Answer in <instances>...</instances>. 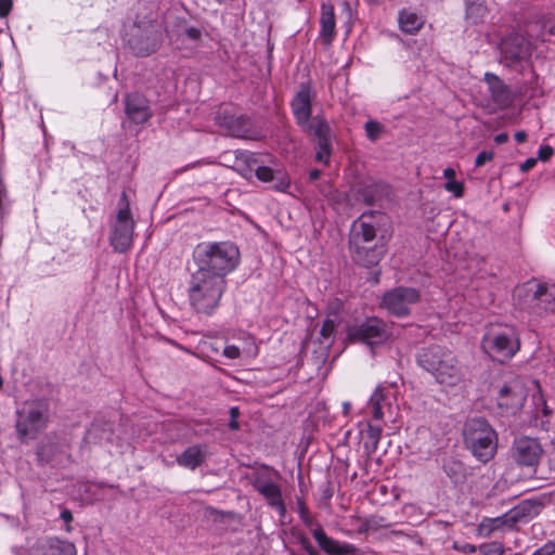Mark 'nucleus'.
I'll use <instances>...</instances> for the list:
<instances>
[{"mask_svg": "<svg viewBox=\"0 0 555 555\" xmlns=\"http://www.w3.org/2000/svg\"><path fill=\"white\" fill-rule=\"evenodd\" d=\"M417 363L439 384L455 386L464 379L457 358L447 347L431 345L423 348L417 354Z\"/></svg>", "mask_w": 555, "mask_h": 555, "instance_id": "f257e3e1", "label": "nucleus"}, {"mask_svg": "<svg viewBox=\"0 0 555 555\" xmlns=\"http://www.w3.org/2000/svg\"><path fill=\"white\" fill-rule=\"evenodd\" d=\"M238 249L230 243H199L193 250L196 271L219 274L222 279L237 264Z\"/></svg>", "mask_w": 555, "mask_h": 555, "instance_id": "f03ea898", "label": "nucleus"}, {"mask_svg": "<svg viewBox=\"0 0 555 555\" xmlns=\"http://www.w3.org/2000/svg\"><path fill=\"white\" fill-rule=\"evenodd\" d=\"M225 286V279L219 274L195 271L191 275L189 287L191 307L198 313L211 314L218 307Z\"/></svg>", "mask_w": 555, "mask_h": 555, "instance_id": "7ed1b4c3", "label": "nucleus"}, {"mask_svg": "<svg viewBox=\"0 0 555 555\" xmlns=\"http://www.w3.org/2000/svg\"><path fill=\"white\" fill-rule=\"evenodd\" d=\"M463 440L466 449L481 463L489 462L496 453V431L483 417H473L465 422Z\"/></svg>", "mask_w": 555, "mask_h": 555, "instance_id": "20e7f679", "label": "nucleus"}, {"mask_svg": "<svg viewBox=\"0 0 555 555\" xmlns=\"http://www.w3.org/2000/svg\"><path fill=\"white\" fill-rule=\"evenodd\" d=\"M515 297L521 309L540 315L546 312H555V284L539 283L535 280L528 281L516 287Z\"/></svg>", "mask_w": 555, "mask_h": 555, "instance_id": "39448f33", "label": "nucleus"}, {"mask_svg": "<svg viewBox=\"0 0 555 555\" xmlns=\"http://www.w3.org/2000/svg\"><path fill=\"white\" fill-rule=\"evenodd\" d=\"M134 220L130 210V202L126 191H122L118 211L115 221L112 224L109 242L113 248L118 253H126L132 245Z\"/></svg>", "mask_w": 555, "mask_h": 555, "instance_id": "423d86ee", "label": "nucleus"}, {"mask_svg": "<svg viewBox=\"0 0 555 555\" xmlns=\"http://www.w3.org/2000/svg\"><path fill=\"white\" fill-rule=\"evenodd\" d=\"M127 42L137 56H149L160 48L163 31L156 24L133 25L130 28Z\"/></svg>", "mask_w": 555, "mask_h": 555, "instance_id": "0eeeda50", "label": "nucleus"}, {"mask_svg": "<svg viewBox=\"0 0 555 555\" xmlns=\"http://www.w3.org/2000/svg\"><path fill=\"white\" fill-rule=\"evenodd\" d=\"M216 125L228 135L245 140H259L260 133L251 119L245 114H235L228 108H220L215 116Z\"/></svg>", "mask_w": 555, "mask_h": 555, "instance_id": "6e6552de", "label": "nucleus"}, {"mask_svg": "<svg viewBox=\"0 0 555 555\" xmlns=\"http://www.w3.org/2000/svg\"><path fill=\"white\" fill-rule=\"evenodd\" d=\"M386 219V215L379 210L363 212L352 222L349 234V247L374 243L377 231L385 223Z\"/></svg>", "mask_w": 555, "mask_h": 555, "instance_id": "1a4fd4ad", "label": "nucleus"}, {"mask_svg": "<svg viewBox=\"0 0 555 555\" xmlns=\"http://www.w3.org/2000/svg\"><path fill=\"white\" fill-rule=\"evenodd\" d=\"M48 422L47 406L40 402H33L28 404L22 412L18 413L16 422V431L21 440L26 438H36L37 434L41 431Z\"/></svg>", "mask_w": 555, "mask_h": 555, "instance_id": "9d476101", "label": "nucleus"}, {"mask_svg": "<svg viewBox=\"0 0 555 555\" xmlns=\"http://www.w3.org/2000/svg\"><path fill=\"white\" fill-rule=\"evenodd\" d=\"M389 337L387 325L378 318H367L359 324L347 327V338L351 343H364L373 346L383 344Z\"/></svg>", "mask_w": 555, "mask_h": 555, "instance_id": "9b49d317", "label": "nucleus"}, {"mask_svg": "<svg viewBox=\"0 0 555 555\" xmlns=\"http://www.w3.org/2000/svg\"><path fill=\"white\" fill-rule=\"evenodd\" d=\"M482 347L493 359L503 363L515 356L520 343L515 331L509 328L503 333L485 336Z\"/></svg>", "mask_w": 555, "mask_h": 555, "instance_id": "f8f14e48", "label": "nucleus"}, {"mask_svg": "<svg viewBox=\"0 0 555 555\" xmlns=\"http://www.w3.org/2000/svg\"><path fill=\"white\" fill-rule=\"evenodd\" d=\"M500 62L506 67H516L531 56L530 42L519 34H512L502 39L500 46Z\"/></svg>", "mask_w": 555, "mask_h": 555, "instance_id": "ddd939ff", "label": "nucleus"}, {"mask_svg": "<svg viewBox=\"0 0 555 555\" xmlns=\"http://www.w3.org/2000/svg\"><path fill=\"white\" fill-rule=\"evenodd\" d=\"M420 298L416 288L399 286L384 294L382 306L392 315L401 318L410 314V306L416 304Z\"/></svg>", "mask_w": 555, "mask_h": 555, "instance_id": "4468645a", "label": "nucleus"}, {"mask_svg": "<svg viewBox=\"0 0 555 555\" xmlns=\"http://www.w3.org/2000/svg\"><path fill=\"white\" fill-rule=\"evenodd\" d=\"M304 131L317 139L318 150L315 159L318 162L327 163L332 153L331 128L326 120L317 115L309 119L307 124L299 125Z\"/></svg>", "mask_w": 555, "mask_h": 555, "instance_id": "2eb2a0df", "label": "nucleus"}, {"mask_svg": "<svg viewBox=\"0 0 555 555\" xmlns=\"http://www.w3.org/2000/svg\"><path fill=\"white\" fill-rule=\"evenodd\" d=\"M543 449L535 438L527 436L516 438L511 449L512 459L520 466L533 467L541 460Z\"/></svg>", "mask_w": 555, "mask_h": 555, "instance_id": "dca6fc26", "label": "nucleus"}, {"mask_svg": "<svg viewBox=\"0 0 555 555\" xmlns=\"http://www.w3.org/2000/svg\"><path fill=\"white\" fill-rule=\"evenodd\" d=\"M542 504L531 500H524L501 517L493 520L495 528L506 526L515 527L519 522H528L540 514Z\"/></svg>", "mask_w": 555, "mask_h": 555, "instance_id": "f3484780", "label": "nucleus"}, {"mask_svg": "<svg viewBox=\"0 0 555 555\" xmlns=\"http://www.w3.org/2000/svg\"><path fill=\"white\" fill-rule=\"evenodd\" d=\"M38 463L60 465L65 461L72 463L73 459L69 453V444L57 439L47 438L41 441L37 448Z\"/></svg>", "mask_w": 555, "mask_h": 555, "instance_id": "a211bd4d", "label": "nucleus"}, {"mask_svg": "<svg viewBox=\"0 0 555 555\" xmlns=\"http://www.w3.org/2000/svg\"><path fill=\"white\" fill-rule=\"evenodd\" d=\"M125 115L130 124L147 122L153 116L150 100L140 92L128 93L125 96Z\"/></svg>", "mask_w": 555, "mask_h": 555, "instance_id": "6ab92c4d", "label": "nucleus"}, {"mask_svg": "<svg viewBox=\"0 0 555 555\" xmlns=\"http://www.w3.org/2000/svg\"><path fill=\"white\" fill-rule=\"evenodd\" d=\"M315 99V92L310 82H302L294 95L291 107L299 125L307 124L312 118V102Z\"/></svg>", "mask_w": 555, "mask_h": 555, "instance_id": "aec40b11", "label": "nucleus"}, {"mask_svg": "<svg viewBox=\"0 0 555 555\" xmlns=\"http://www.w3.org/2000/svg\"><path fill=\"white\" fill-rule=\"evenodd\" d=\"M356 193L358 199L362 201L365 205L373 206L380 204L384 199H388L391 188L384 181L367 179L357 184Z\"/></svg>", "mask_w": 555, "mask_h": 555, "instance_id": "412c9836", "label": "nucleus"}, {"mask_svg": "<svg viewBox=\"0 0 555 555\" xmlns=\"http://www.w3.org/2000/svg\"><path fill=\"white\" fill-rule=\"evenodd\" d=\"M251 486L266 499L267 503L275 508L281 517L286 515V506L282 498V491L278 483L270 478L256 474Z\"/></svg>", "mask_w": 555, "mask_h": 555, "instance_id": "4be33fe9", "label": "nucleus"}, {"mask_svg": "<svg viewBox=\"0 0 555 555\" xmlns=\"http://www.w3.org/2000/svg\"><path fill=\"white\" fill-rule=\"evenodd\" d=\"M221 164L237 171L245 178H250L257 164L255 154L246 151H225L220 155Z\"/></svg>", "mask_w": 555, "mask_h": 555, "instance_id": "5701e85b", "label": "nucleus"}, {"mask_svg": "<svg viewBox=\"0 0 555 555\" xmlns=\"http://www.w3.org/2000/svg\"><path fill=\"white\" fill-rule=\"evenodd\" d=\"M485 81L488 85L490 99L498 108L505 109L513 104L515 94L499 76L486 73Z\"/></svg>", "mask_w": 555, "mask_h": 555, "instance_id": "b1692460", "label": "nucleus"}, {"mask_svg": "<svg viewBox=\"0 0 555 555\" xmlns=\"http://www.w3.org/2000/svg\"><path fill=\"white\" fill-rule=\"evenodd\" d=\"M526 400L522 386L517 383L505 384L499 390L498 405L507 413H516Z\"/></svg>", "mask_w": 555, "mask_h": 555, "instance_id": "393cba45", "label": "nucleus"}, {"mask_svg": "<svg viewBox=\"0 0 555 555\" xmlns=\"http://www.w3.org/2000/svg\"><path fill=\"white\" fill-rule=\"evenodd\" d=\"M312 534L321 550L328 555H357L359 552L353 544L340 543L330 538L319 525L312 530Z\"/></svg>", "mask_w": 555, "mask_h": 555, "instance_id": "a878e982", "label": "nucleus"}, {"mask_svg": "<svg viewBox=\"0 0 555 555\" xmlns=\"http://www.w3.org/2000/svg\"><path fill=\"white\" fill-rule=\"evenodd\" d=\"M352 260L365 268L376 266L384 255L383 246L375 243L359 244L358 247H349Z\"/></svg>", "mask_w": 555, "mask_h": 555, "instance_id": "bb28decb", "label": "nucleus"}, {"mask_svg": "<svg viewBox=\"0 0 555 555\" xmlns=\"http://www.w3.org/2000/svg\"><path fill=\"white\" fill-rule=\"evenodd\" d=\"M321 30L320 37L326 46L331 44L335 35V13L334 7L330 3H323L321 8Z\"/></svg>", "mask_w": 555, "mask_h": 555, "instance_id": "cd10ccee", "label": "nucleus"}, {"mask_svg": "<svg viewBox=\"0 0 555 555\" xmlns=\"http://www.w3.org/2000/svg\"><path fill=\"white\" fill-rule=\"evenodd\" d=\"M113 427L106 422H94L85 436V441L89 444H102L111 442L113 438Z\"/></svg>", "mask_w": 555, "mask_h": 555, "instance_id": "c85d7f7f", "label": "nucleus"}, {"mask_svg": "<svg viewBox=\"0 0 555 555\" xmlns=\"http://www.w3.org/2000/svg\"><path fill=\"white\" fill-rule=\"evenodd\" d=\"M205 455L202 448L197 444L186 448L180 455L177 456V463L180 466L195 469L203 464Z\"/></svg>", "mask_w": 555, "mask_h": 555, "instance_id": "c756f323", "label": "nucleus"}, {"mask_svg": "<svg viewBox=\"0 0 555 555\" xmlns=\"http://www.w3.org/2000/svg\"><path fill=\"white\" fill-rule=\"evenodd\" d=\"M424 21L416 13L403 9L399 13V27L409 35L416 34L423 27Z\"/></svg>", "mask_w": 555, "mask_h": 555, "instance_id": "7c9ffc66", "label": "nucleus"}, {"mask_svg": "<svg viewBox=\"0 0 555 555\" xmlns=\"http://www.w3.org/2000/svg\"><path fill=\"white\" fill-rule=\"evenodd\" d=\"M465 16L473 24L480 23L488 13L486 0H465Z\"/></svg>", "mask_w": 555, "mask_h": 555, "instance_id": "2f4dec72", "label": "nucleus"}, {"mask_svg": "<svg viewBox=\"0 0 555 555\" xmlns=\"http://www.w3.org/2000/svg\"><path fill=\"white\" fill-rule=\"evenodd\" d=\"M382 431L383 429L380 426L373 425L370 422L366 424V429L364 431L365 440L363 443V448L367 455H372L373 453L376 452L378 443L380 441Z\"/></svg>", "mask_w": 555, "mask_h": 555, "instance_id": "473e14b6", "label": "nucleus"}, {"mask_svg": "<svg viewBox=\"0 0 555 555\" xmlns=\"http://www.w3.org/2000/svg\"><path fill=\"white\" fill-rule=\"evenodd\" d=\"M49 555H76V547L68 541L51 539L49 541Z\"/></svg>", "mask_w": 555, "mask_h": 555, "instance_id": "72a5a7b5", "label": "nucleus"}, {"mask_svg": "<svg viewBox=\"0 0 555 555\" xmlns=\"http://www.w3.org/2000/svg\"><path fill=\"white\" fill-rule=\"evenodd\" d=\"M385 400V396L380 389H376L370 398L369 404L372 408L373 418L378 421L383 418L382 402Z\"/></svg>", "mask_w": 555, "mask_h": 555, "instance_id": "f704fd0d", "label": "nucleus"}, {"mask_svg": "<svg viewBox=\"0 0 555 555\" xmlns=\"http://www.w3.org/2000/svg\"><path fill=\"white\" fill-rule=\"evenodd\" d=\"M364 129H365L366 137L371 141H376L380 137V134L384 130V127L380 122H378L376 120H369L365 122Z\"/></svg>", "mask_w": 555, "mask_h": 555, "instance_id": "c9c22d12", "label": "nucleus"}, {"mask_svg": "<svg viewBox=\"0 0 555 555\" xmlns=\"http://www.w3.org/2000/svg\"><path fill=\"white\" fill-rule=\"evenodd\" d=\"M296 503L298 506V513H299L300 519L307 527L312 528V526L314 525V519L310 515V512H309L308 507L306 506L305 500L302 498H297Z\"/></svg>", "mask_w": 555, "mask_h": 555, "instance_id": "e433bc0d", "label": "nucleus"}, {"mask_svg": "<svg viewBox=\"0 0 555 555\" xmlns=\"http://www.w3.org/2000/svg\"><path fill=\"white\" fill-rule=\"evenodd\" d=\"M336 321L333 319L327 318L324 320L320 330V335L323 338V340H321L322 344L325 343V340H328L334 335L336 331Z\"/></svg>", "mask_w": 555, "mask_h": 555, "instance_id": "4c0bfd02", "label": "nucleus"}, {"mask_svg": "<svg viewBox=\"0 0 555 555\" xmlns=\"http://www.w3.org/2000/svg\"><path fill=\"white\" fill-rule=\"evenodd\" d=\"M254 171L256 177L262 182H271L275 179L274 171L270 167L258 166Z\"/></svg>", "mask_w": 555, "mask_h": 555, "instance_id": "58836bf2", "label": "nucleus"}, {"mask_svg": "<svg viewBox=\"0 0 555 555\" xmlns=\"http://www.w3.org/2000/svg\"><path fill=\"white\" fill-rule=\"evenodd\" d=\"M273 189L279 192H285L287 188L291 185L289 179L285 175H279L274 179Z\"/></svg>", "mask_w": 555, "mask_h": 555, "instance_id": "ea45409f", "label": "nucleus"}, {"mask_svg": "<svg viewBox=\"0 0 555 555\" xmlns=\"http://www.w3.org/2000/svg\"><path fill=\"white\" fill-rule=\"evenodd\" d=\"M446 190L452 192L456 197H461L464 193V185L461 182L451 180L446 183Z\"/></svg>", "mask_w": 555, "mask_h": 555, "instance_id": "a19ab883", "label": "nucleus"}, {"mask_svg": "<svg viewBox=\"0 0 555 555\" xmlns=\"http://www.w3.org/2000/svg\"><path fill=\"white\" fill-rule=\"evenodd\" d=\"M493 156L494 153L492 151H482L477 155L475 159V165L477 167L483 166L486 163L492 160Z\"/></svg>", "mask_w": 555, "mask_h": 555, "instance_id": "79ce46f5", "label": "nucleus"}, {"mask_svg": "<svg viewBox=\"0 0 555 555\" xmlns=\"http://www.w3.org/2000/svg\"><path fill=\"white\" fill-rule=\"evenodd\" d=\"M555 554V541H548L540 548L535 550L532 555H553Z\"/></svg>", "mask_w": 555, "mask_h": 555, "instance_id": "37998d69", "label": "nucleus"}, {"mask_svg": "<svg viewBox=\"0 0 555 555\" xmlns=\"http://www.w3.org/2000/svg\"><path fill=\"white\" fill-rule=\"evenodd\" d=\"M554 154V150L550 145H542L538 152V158L542 162H547Z\"/></svg>", "mask_w": 555, "mask_h": 555, "instance_id": "c03bdc74", "label": "nucleus"}, {"mask_svg": "<svg viewBox=\"0 0 555 555\" xmlns=\"http://www.w3.org/2000/svg\"><path fill=\"white\" fill-rule=\"evenodd\" d=\"M184 34L192 41H198L202 39V30L197 27H188L185 28Z\"/></svg>", "mask_w": 555, "mask_h": 555, "instance_id": "a18cd8bd", "label": "nucleus"}, {"mask_svg": "<svg viewBox=\"0 0 555 555\" xmlns=\"http://www.w3.org/2000/svg\"><path fill=\"white\" fill-rule=\"evenodd\" d=\"M13 8V0H0V17H7Z\"/></svg>", "mask_w": 555, "mask_h": 555, "instance_id": "49530a36", "label": "nucleus"}, {"mask_svg": "<svg viewBox=\"0 0 555 555\" xmlns=\"http://www.w3.org/2000/svg\"><path fill=\"white\" fill-rule=\"evenodd\" d=\"M238 414H240L238 408H236V406L231 408V410H230L231 421L229 423V427L232 430H237L240 428V425L237 422Z\"/></svg>", "mask_w": 555, "mask_h": 555, "instance_id": "de8ad7c7", "label": "nucleus"}, {"mask_svg": "<svg viewBox=\"0 0 555 555\" xmlns=\"http://www.w3.org/2000/svg\"><path fill=\"white\" fill-rule=\"evenodd\" d=\"M223 354L229 359H236L240 357L241 351L238 347L231 345L224 348Z\"/></svg>", "mask_w": 555, "mask_h": 555, "instance_id": "09e8293b", "label": "nucleus"}, {"mask_svg": "<svg viewBox=\"0 0 555 555\" xmlns=\"http://www.w3.org/2000/svg\"><path fill=\"white\" fill-rule=\"evenodd\" d=\"M384 521V518L382 517H371L366 519L367 528L371 529H378L379 527H387V525L382 524Z\"/></svg>", "mask_w": 555, "mask_h": 555, "instance_id": "8fccbe9b", "label": "nucleus"}, {"mask_svg": "<svg viewBox=\"0 0 555 555\" xmlns=\"http://www.w3.org/2000/svg\"><path fill=\"white\" fill-rule=\"evenodd\" d=\"M537 164V158L530 157L520 165V171L527 172L532 169Z\"/></svg>", "mask_w": 555, "mask_h": 555, "instance_id": "3c124183", "label": "nucleus"}, {"mask_svg": "<svg viewBox=\"0 0 555 555\" xmlns=\"http://www.w3.org/2000/svg\"><path fill=\"white\" fill-rule=\"evenodd\" d=\"M61 518L67 524V527H66V530L67 531H70L72 528L69 526V524L72 522L73 520V514L72 512L68 509V508H64L62 512H61Z\"/></svg>", "mask_w": 555, "mask_h": 555, "instance_id": "603ef678", "label": "nucleus"}, {"mask_svg": "<svg viewBox=\"0 0 555 555\" xmlns=\"http://www.w3.org/2000/svg\"><path fill=\"white\" fill-rule=\"evenodd\" d=\"M300 544L308 552L309 555H312L317 551L307 538H302L300 540Z\"/></svg>", "mask_w": 555, "mask_h": 555, "instance_id": "864d4df0", "label": "nucleus"}, {"mask_svg": "<svg viewBox=\"0 0 555 555\" xmlns=\"http://www.w3.org/2000/svg\"><path fill=\"white\" fill-rule=\"evenodd\" d=\"M454 546H455L456 550H460V551H462L464 553H475L476 552V546L473 545V544H469V543H465L462 546H459L455 543Z\"/></svg>", "mask_w": 555, "mask_h": 555, "instance_id": "5fc2aeb1", "label": "nucleus"}, {"mask_svg": "<svg viewBox=\"0 0 555 555\" xmlns=\"http://www.w3.org/2000/svg\"><path fill=\"white\" fill-rule=\"evenodd\" d=\"M507 140H508V134H507V133H505V132H503V133H499V134H496V135L494 137V142H495L496 144H503V143L507 142Z\"/></svg>", "mask_w": 555, "mask_h": 555, "instance_id": "6e6d98bb", "label": "nucleus"}, {"mask_svg": "<svg viewBox=\"0 0 555 555\" xmlns=\"http://www.w3.org/2000/svg\"><path fill=\"white\" fill-rule=\"evenodd\" d=\"M515 140L518 142V143H522L527 140V133L522 130L520 131H517L515 133Z\"/></svg>", "mask_w": 555, "mask_h": 555, "instance_id": "4d7b16f0", "label": "nucleus"}, {"mask_svg": "<svg viewBox=\"0 0 555 555\" xmlns=\"http://www.w3.org/2000/svg\"><path fill=\"white\" fill-rule=\"evenodd\" d=\"M544 28L548 31V34H555V21L548 20L544 23Z\"/></svg>", "mask_w": 555, "mask_h": 555, "instance_id": "13d9d810", "label": "nucleus"}, {"mask_svg": "<svg viewBox=\"0 0 555 555\" xmlns=\"http://www.w3.org/2000/svg\"><path fill=\"white\" fill-rule=\"evenodd\" d=\"M443 176L451 181L455 177V170L452 168H446L443 170Z\"/></svg>", "mask_w": 555, "mask_h": 555, "instance_id": "bf43d9fd", "label": "nucleus"}, {"mask_svg": "<svg viewBox=\"0 0 555 555\" xmlns=\"http://www.w3.org/2000/svg\"><path fill=\"white\" fill-rule=\"evenodd\" d=\"M321 176V171L319 169H312L310 172H309V179L310 181H315L320 178Z\"/></svg>", "mask_w": 555, "mask_h": 555, "instance_id": "052dcab7", "label": "nucleus"}, {"mask_svg": "<svg viewBox=\"0 0 555 555\" xmlns=\"http://www.w3.org/2000/svg\"><path fill=\"white\" fill-rule=\"evenodd\" d=\"M444 470H446V473H447L450 477H452V478H454V479H456V478H457V472H456V469L451 468V467H449L448 465H444Z\"/></svg>", "mask_w": 555, "mask_h": 555, "instance_id": "680f3d73", "label": "nucleus"}, {"mask_svg": "<svg viewBox=\"0 0 555 555\" xmlns=\"http://www.w3.org/2000/svg\"><path fill=\"white\" fill-rule=\"evenodd\" d=\"M333 496V490L331 487H326L324 490H323V498L325 500H330L331 498Z\"/></svg>", "mask_w": 555, "mask_h": 555, "instance_id": "e2e57ef3", "label": "nucleus"}, {"mask_svg": "<svg viewBox=\"0 0 555 555\" xmlns=\"http://www.w3.org/2000/svg\"><path fill=\"white\" fill-rule=\"evenodd\" d=\"M551 413V411L548 410L545 401H543V414L544 415H548Z\"/></svg>", "mask_w": 555, "mask_h": 555, "instance_id": "0e129e2a", "label": "nucleus"}, {"mask_svg": "<svg viewBox=\"0 0 555 555\" xmlns=\"http://www.w3.org/2000/svg\"><path fill=\"white\" fill-rule=\"evenodd\" d=\"M349 410H350V403L349 402H345L344 403V412H345V414H347L349 412Z\"/></svg>", "mask_w": 555, "mask_h": 555, "instance_id": "69168bd1", "label": "nucleus"}, {"mask_svg": "<svg viewBox=\"0 0 555 555\" xmlns=\"http://www.w3.org/2000/svg\"><path fill=\"white\" fill-rule=\"evenodd\" d=\"M370 528H367L366 521L360 528V532H366Z\"/></svg>", "mask_w": 555, "mask_h": 555, "instance_id": "338daca9", "label": "nucleus"}, {"mask_svg": "<svg viewBox=\"0 0 555 555\" xmlns=\"http://www.w3.org/2000/svg\"><path fill=\"white\" fill-rule=\"evenodd\" d=\"M369 4H377L379 0H365Z\"/></svg>", "mask_w": 555, "mask_h": 555, "instance_id": "774afa93", "label": "nucleus"}]
</instances>
